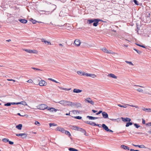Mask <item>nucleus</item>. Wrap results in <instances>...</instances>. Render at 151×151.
I'll list each match as a JSON object with an SVG mask.
<instances>
[{
  "label": "nucleus",
  "mask_w": 151,
  "mask_h": 151,
  "mask_svg": "<svg viewBox=\"0 0 151 151\" xmlns=\"http://www.w3.org/2000/svg\"><path fill=\"white\" fill-rule=\"evenodd\" d=\"M101 21L99 19H88L87 21V23L88 24H90L93 23V25L94 26H97L98 24V23L99 21Z\"/></svg>",
  "instance_id": "obj_1"
},
{
  "label": "nucleus",
  "mask_w": 151,
  "mask_h": 151,
  "mask_svg": "<svg viewBox=\"0 0 151 151\" xmlns=\"http://www.w3.org/2000/svg\"><path fill=\"white\" fill-rule=\"evenodd\" d=\"M50 11H42L41 12H47L48 13H46V14H49V13L51 14L55 10L57 7L56 6L53 4H52L50 6Z\"/></svg>",
  "instance_id": "obj_2"
},
{
  "label": "nucleus",
  "mask_w": 151,
  "mask_h": 151,
  "mask_svg": "<svg viewBox=\"0 0 151 151\" xmlns=\"http://www.w3.org/2000/svg\"><path fill=\"white\" fill-rule=\"evenodd\" d=\"M56 103H60L65 106H70V101L65 100H61L60 101L56 102Z\"/></svg>",
  "instance_id": "obj_3"
},
{
  "label": "nucleus",
  "mask_w": 151,
  "mask_h": 151,
  "mask_svg": "<svg viewBox=\"0 0 151 151\" xmlns=\"http://www.w3.org/2000/svg\"><path fill=\"white\" fill-rule=\"evenodd\" d=\"M37 107V109L42 110H43L48 108L46 104H40Z\"/></svg>",
  "instance_id": "obj_4"
},
{
  "label": "nucleus",
  "mask_w": 151,
  "mask_h": 151,
  "mask_svg": "<svg viewBox=\"0 0 151 151\" xmlns=\"http://www.w3.org/2000/svg\"><path fill=\"white\" fill-rule=\"evenodd\" d=\"M70 106L76 108H79L81 106V104L79 103H73L70 102Z\"/></svg>",
  "instance_id": "obj_5"
},
{
  "label": "nucleus",
  "mask_w": 151,
  "mask_h": 151,
  "mask_svg": "<svg viewBox=\"0 0 151 151\" xmlns=\"http://www.w3.org/2000/svg\"><path fill=\"white\" fill-rule=\"evenodd\" d=\"M84 101L86 103L87 102L92 105H93L94 104V101H93L89 97L85 99Z\"/></svg>",
  "instance_id": "obj_6"
},
{
  "label": "nucleus",
  "mask_w": 151,
  "mask_h": 151,
  "mask_svg": "<svg viewBox=\"0 0 151 151\" xmlns=\"http://www.w3.org/2000/svg\"><path fill=\"white\" fill-rule=\"evenodd\" d=\"M128 105V106H131V107H135L136 108H138V106H134V105H129V104H125V105H121V104H118V106H119V107H123V108H126L127 107V106Z\"/></svg>",
  "instance_id": "obj_7"
},
{
  "label": "nucleus",
  "mask_w": 151,
  "mask_h": 151,
  "mask_svg": "<svg viewBox=\"0 0 151 151\" xmlns=\"http://www.w3.org/2000/svg\"><path fill=\"white\" fill-rule=\"evenodd\" d=\"M74 43L77 46H79L81 44V42L78 39H76L74 42Z\"/></svg>",
  "instance_id": "obj_8"
},
{
  "label": "nucleus",
  "mask_w": 151,
  "mask_h": 151,
  "mask_svg": "<svg viewBox=\"0 0 151 151\" xmlns=\"http://www.w3.org/2000/svg\"><path fill=\"white\" fill-rule=\"evenodd\" d=\"M47 84V82L43 80H41L39 83V85L40 86H46Z\"/></svg>",
  "instance_id": "obj_9"
},
{
  "label": "nucleus",
  "mask_w": 151,
  "mask_h": 151,
  "mask_svg": "<svg viewBox=\"0 0 151 151\" xmlns=\"http://www.w3.org/2000/svg\"><path fill=\"white\" fill-rule=\"evenodd\" d=\"M86 76L90 77L92 78H95L96 76V75L94 74L87 73H86Z\"/></svg>",
  "instance_id": "obj_10"
},
{
  "label": "nucleus",
  "mask_w": 151,
  "mask_h": 151,
  "mask_svg": "<svg viewBox=\"0 0 151 151\" xmlns=\"http://www.w3.org/2000/svg\"><path fill=\"white\" fill-rule=\"evenodd\" d=\"M57 131H60L62 133H64L65 131V129L63 128L58 127L56 129Z\"/></svg>",
  "instance_id": "obj_11"
},
{
  "label": "nucleus",
  "mask_w": 151,
  "mask_h": 151,
  "mask_svg": "<svg viewBox=\"0 0 151 151\" xmlns=\"http://www.w3.org/2000/svg\"><path fill=\"white\" fill-rule=\"evenodd\" d=\"M102 114L104 118L107 119L108 118V115L106 112L103 111Z\"/></svg>",
  "instance_id": "obj_12"
},
{
  "label": "nucleus",
  "mask_w": 151,
  "mask_h": 151,
  "mask_svg": "<svg viewBox=\"0 0 151 151\" xmlns=\"http://www.w3.org/2000/svg\"><path fill=\"white\" fill-rule=\"evenodd\" d=\"M47 110L50 112L53 111L56 112L58 110V109H55V108L51 107V108H48L47 109Z\"/></svg>",
  "instance_id": "obj_13"
},
{
  "label": "nucleus",
  "mask_w": 151,
  "mask_h": 151,
  "mask_svg": "<svg viewBox=\"0 0 151 151\" xmlns=\"http://www.w3.org/2000/svg\"><path fill=\"white\" fill-rule=\"evenodd\" d=\"M77 131L81 132L83 133L85 135H86V131L85 129H83L82 128L78 127V129H77Z\"/></svg>",
  "instance_id": "obj_14"
},
{
  "label": "nucleus",
  "mask_w": 151,
  "mask_h": 151,
  "mask_svg": "<svg viewBox=\"0 0 151 151\" xmlns=\"http://www.w3.org/2000/svg\"><path fill=\"white\" fill-rule=\"evenodd\" d=\"M107 76L112 78L114 79H117V76H116L114 74L112 73H110L108 74Z\"/></svg>",
  "instance_id": "obj_15"
},
{
  "label": "nucleus",
  "mask_w": 151,
  "mask_h": 151,
  "mask_svg": "<svg viewBox=\"0 0 151 151\" xmlns=\"http://www.w3.org/2000/svg\"><path fill=\"white\" fill-rule=\"evenodd\" d=\"M18 20L21 23L23 24H25L27 23V20L25 19H18Z\"/></svg>",
  "instance_id": "obj_16"
},
{
  "label": "nucleus",
  "mask_w": 151,
  "mask_h": 151,
  "mask_svg": "<svg viewBox=\"0 0 151 151\" xmlns=\"http://www.w3.org/2000/svg\"><path fill=\"white\" fill-rule=\"evenodd\" d=\"M122 119L123 121L124 122H130L131 121V119L128 118H122Z\"/></svg>",
  "instance_id": "obj_17"
},
{
  "label": "nucleus",
  "mask_w": 151,
  "mask_h": 151,
  "mask_svg": "<svg viewBox=\"0 0 151 151\" xmlns=\"http://www.w3.org/2000/svg\"><path fill=\"white\" fill-rule=\"evenodd\" d=\"M132 145L135 146V147H139L140 148H146V147L143 145H134V144H132Z\"/></svg>",
  "instance_id": "obj_18"
},
{
  "label": "nucleus",
  "mask_w": 151,
  "mask_h": 151,
  "mask_svg": "<svg viewBox=\"0 0 151 151\" xmlns=\"http://www.w3.org/2000/svg\"><path fill=\"white\" fill-rule=\"evenodd\" d=\"M102 126L104 128V129L106 131H108L109 130V128L108 127L106 126L105 124H102Z\"/></svg>",
  "instance_id": "obj_19"
},
{
  "label": "nucleus",
  "mask_w": 151,
  "mask_h": 151,
  "mask_svg": "<svg viewBox=\"0 0 151 151\" xmlns=\"http://www.w3.org/2000/svg\"><path fill=\"white\" fill-rule=\"evenodd\" d=\"M70 129L77 130V129H78V127L75 126H73V125H70Z\"/></svg>",
  "instance_id": "obj_20"
},
{
  "label": "nucleus",
  "mask_w": 151,
  "mask_h": 151,
  "mask_svg": "<svg viewBox=\"0 0 151 151\" xmlns=\"http://www.w3.org/2000/svg\"><path fill=\"white\" fill-rule=\"evenodd\" d=\"M121 147L124 150H129V148L128 147L124 145H121Z\"/></svg>",
  "instance_id": "obj_21"
},
{
  "label": "nucleus",
  "mask_w": 151,
  "mask_h": 151,
  "mask_svg": "<svg viewBox=\"0 0 151 151\" xmlns=\"http://www.w3.org/2000/svg\"><path fill=\"white\" fill-rule=\"evenodd\" d=\"M82 91V90L76 88L74 89L73 90V92L74 93H80Z\"/></svg>",
  "instance_id": "obj_22"
},
{
  "label": "nucleus",
  "mask_w": 151,
  "mask_h": 151,
  "mask_svg": "<svg viewBox=\"0 0 151 151\" xmlns=\"http://www.w3.org/2000/svg\"><path fill=\"white\" fill-rule=\"evenodd\" d=\"M87 118H88L89 119L92 120V119H96L99 118L98 117H94L92 116H87Z\"/></svg>",
  "instance_id": "obj_23"
},
{
  "label": "nucleus",
  "mask_w": 151,
  "mask_h": 151,
  "mask_svg": "<svg viewBox=\"0 0 151 151\" xmlns=\"http://www.w3.org/2000/svg\"><path fill=\"white\" fill-rule=\"evenodd\" d=\"M77 73L79 75L86 76V73L81 71H78Z\"/></svg>",
  "instance_id": "obj_24"
},
{
  "label": "nucleus",
  "mask_w": 151,
  "mask_h": 151,
  "mask_svg": "<svg viewBox=\"0 0 151 151\" xmlns=\"http://www.w3.org/2000/svg\"><path fill=\"white\" fill-rule=\"evenodd\" d=\"M58 87L61 89L66 90V91H69V90H70V89H71V88H66L62 87H60V86H58Z\"/></svg>",
  "instance_id": "obj_25"
},
{
  "label": "nucleus",
  "mask_w": 151,
  "mask_h": 151,
  "mask_svg": "<svg viewBox=\"0 0 151 151\" xmlns=\"http://www.w3.org/2000/svg\"><path fill=\"white\" fill-rule=\"evenodd\" d=\"M22 125L21 124H19L16 126V128L19 130H21L22 129Z\"/></svg>",
  "instance_id": "obj_26"
},
{
  "label": "nucleus",
  "mask_w": 151,
  "mask_h": 151,
  "mask_svg": "<svg viewBox=\"0 0 151 151\" xmlns=\"http://www.w3.org/2000/svg\"><path fill=\"white\" fill-rule=\"evenodd\" d=\"M102 50L105 52L106 53H109V50H108L106 48H105L103 47L102 49Z\"/></svg>",
  "instance_id": "obj_27"
},
{
  "label": "nucleus",
  "mask_w": 151,
  "mask_h": 151,
  "mask_svg": "<svg viewBox=\"0 0 151 151\" xmlns=\"http://www.w3.org/2000/svg\"><path fill=\"white\" fill-rule=\"evenodd\" d=\"M142 109L144 111H147L148 112H151V109L150 108H144Z\"/></svg>",
  "instance_id": "obj_28"
},
{
  "label": "nucleus",
  "mask_w": 151,
  "mask_h": 151,
  "mask_svg": "<svg viewBox=\"0 0 151 151\" xmlns=\"http://www.w3.org/2000/svg\"><path fill=\"white\" fill-rule=\"evenodd\" d=\"M64 133H65L66 134L69 136H70L71 135L70 134L69 132L67 131H66L65 130Z\"/></svg>",
  "instance_id": "obj_29"
},
{
  "label": "nucleus",
  "mask_w": 151,
  "mask_h": 151,
  "mask_svg": "<svg viewBox=\"0 0 151 151\" xmlns=\"http://www.w3.org/2000/svg\"><path fill=\"white\" fill-rule=\"evenodd\" d=\"M69 150L70 151H78V150L73 148H69Z\"/></svg>",
  "instance_id": "obj_30"
},
{
  "label": "nucleus",
  "mask_w": 151,
  "mask_h": 151,
  "mask_svg": "<svg viewBox=\"0 0 151 151\" xmlns=\"http://www.w3.org/2000/svg\"><path fill=\"white\" fill-rule=\"evenodd\" d=\"M16 135L17 136H26V134L25 133L17 134H16Z\"/></svg>",
  "instance_id": "obj_31"
},
{
  "label": "nucleus",
  "mask_w": 151,
  "mask_h": 151,
  "mask_svg": "<svg viewBox=\"0 0 151 151\" xmlns=\"http://www.w3.org/2000/svg\"><path fill=\"white\" fill-rule=\"evenodd\" d=\"M2 141L4 142H7L9 141V139L7 138H4L2 139Z\"/></svg>",
  "instance_id": "obj_32"
},
{
  "label": "nucleus",
  "mask_w": 151,
  "mask_h": 151,
  "mask_svg": "<svg viewBox=\"0 0 151 151\" xmlns=\"http://www.w3.org/2000/svg\"><path fill=\"white\" fill-rule=\"evenodd\" d=\"M133 50H135L139 54H141L142 53V52L140 51H139V50H137L135 48H133Z\"/></svg>",
  "instance_id": "obj_33"
},
{
  "label": "nucleus",
  "mask_w": 151,
  "mask_h": 151,
  "mask_svg": "<svg viewBox=\"0 0 151 151\" xmlns=\"http://www.w3.org/2000/svg\"><path fill=\"white\" fill-rule=\"evenodd\" d=\"M132 124V122H128L126 123V127H128L130 125H131Z\"/></svg>",
  "instance_id": "obj_34"
},
{
  "label": "nucleus",
  "mask_w": 151,
  "mask_h": 151,
  "mask_svg": "<svg viewBox=\"0 0 151 151\" xmlns=\"http://www.w3.org/2000/svg\"><path fill=\"white\" fill-rule=\"evenodd\" d=\"M37 51L35 50H30V53H37Z\"/></svg>",
  "instance_id": "obj_35"
},
{
  "label": "nucleus",
  "mask_w": 151,
  "mask_h": 151,
  "mask_svg": "<svg viewBox=\"0 0 151 151\" xmlns=\"http://www.w3.org/2000/svg\"><path fill=\"white\" fill-rule=\"evenodd\" d=\"M137 91H138L139 92H141V93H142L143 92V90L142 89H140V88L137 89Z\"/></svg>",
  "instance_id": "obj_36"
},
{
  "label": "nucleus",
  "mask_w": 151,
  "mask_h": 151,
  "mask_svg": "<svg viewBox=\"0 0 151 151\" xmlns=\"http://www.w3.org/2000/svg\"><path fill=\"white\" fill-rule=\"evenodd\" d=\"M89 124L90 125H93V126H96V124L94 122H90Z\"/></svg>",
  "instance_id": "obj_37"
},
{
  "label": "nucleus",
  "mask_w": 151,
  "mask_h": 151,
  "mask_svg": "<svg viewBox=\"0 0 151 151\" xmlns=\"http://www.w3.org/2000/svg\"><path fill=\"white\" fill-rule=\"evenodd\" d=\"M31 21L32 22L33 24H35L37 22V21L35 20H34L33 19H31Z\"/></svg>",
  "instance_id": "obj_38"
},
{
  "label": "nucleus",
  "mask_w": 151,
  "mask_h": 151,
  "mask_svg": "<svg viewBox=\"0 0 151 151\" xmlns=\"http://www.w3.org/2000/svg\"><path fill=\"white\" fill-rule=\"evenodd\" d=\"M132 1L134 2L135 4L137 5H139V4L138 1L136 0H132Z\"/></svg>",
  "instance_id": "obj_39"
},
{
  "label": "nucleus",
  "mask_w": 151,
  "mask_h": 151,
  "mask_svg": "<svg viewBox=\"0 0 151 151\" xmlns=\"http://www.w3.org/2000/svg\"><path fill=\"white\" fill-rule=\"evenodd\" d=\"M35 124L36 125H37L38 126H39L40 125V123L38 122L37 121H35Z\"/></svg>",
  "instance_id": "obj_40"
},
{
  "label": "nucleus",
  "mask_w": 151,
  "mask_h": 151,
  "mask_svg": "<svg viewBox=\"0 0 151 151\" xmlns=\"http://www.w3.org/2000/svg\"><path fill=\"white\" fill-rule=\"evenodd\" d=\"M41 40L42 42H44L45 44H46L47 43V42H48V41L42 38L41 39Z\"/></svg>",
  "instance_id": "obj_41"
},
{
  "label": "nucleus",
  "mask_w": 151,
  "mask_h": 151,
  "mask_svg": "<svg viewBox=\"0 0 151 151\" xmlns=\"http://www.w3.org/2000/svg\"><path fill=\"white\" fill-rule=\"evenodd\" d=\"M125 62L127 63H128L129 64V65H134L132 63V62H130V61H125Z\"/></svg>",
  "instance_id": "obj_42"
},
{
  "label": "nucleus",
  "mask_w": 151,
  "mask_h": 151,
  "mask_svg": "<svg viewBox=\"0 0 151 151\" xmlns=\"http://www.w3.org/2000/svg\"><path fill=\"white\" fill-rule=\"evenodd\" d=\"M48 80H50V81H53L56 83H58L59 82H58L57 81H55V80H54L53 79H52V78H49L48 79Z\"/></svg>",
  "instance_id": "obj_43"
},
{
  "label": "nucleus",
  "mask_w": 151,
  "mask_h": 151,
  "mask_svg": "<svg viewBox=\"0 0 151 151\" xmlns=\"http://www.w3.org/2000/svg\"><path fill=\"white\" fill-rule=\"evenodd\" d=\"M32 68L34 70H38V71L42 70H41L40 69H38V68H35V67H32Z\"/></svg>",
  "instance_id": "obj_44"
},
{
  "label": "nucleus",
  "mask_w": 151,
  "mask_h": 151,
  "mask_svg": "<svg viewBox=\"0 0 151 151\" xmlns=\"http://www.w3.org/2000/svg\"><path fill=\"white\" fill-rule=\"evenodd\" d=\"M11 103H7L6 104H4V106H11Z\"/></svg>",
  "instance_id": "obj_45"
},
{
  "label": "nucleus",
  "mask_w": 151,
  "mask_h": 151,
  "mask_svg": "<svg viewBox=\"0 0 151 151\" xmlns=\"http://www.w3.org/2000/svg\"><path fill=\"white\" fill-rule=\"evenodd\" d=\"M49 125V126H50V127H51L52 126H57V124H55L54 123H50Z\"/></svg>",
  "instance_id": "obj_46"
},
{
  "label": "nucleus",
  "mask_w": 151,
  "mask_h": 151,
  "mask_svg": "<svg viewBox=\"0 0 151 151\" xmlns=\"http://www.w3.org/2000/svg\"><path fill=\"white\" fill-rule=\"evenodd\" d=\"M19 103H20V104H22L24 105H26V103L25 101H22L19 102Z\"/></svg>",
  "instance_id": "obj_47"
},
{
  "label": "nucleus",
  "mask_w": 151,
  "mask_h": 151,
  "mask_svg": "<svg viewBox=\"0 0 151 151\" xmlns=\"http://www.w3.org/2000/svg\"><path fill=\"white\" fill-rule=\"evenodd\" d=\"M74 118L76 119H80L82 118V117L81 116H75L74 117Z\"/></svg>",
  "instance_id": "obj_48"
},
{
  "label": "nucleus",
  "mask_w": 151,
  "mask_h": 151,
  "mask_svg": "<svg viewBox=\"0 0 151 151\" xmlns=\"http://www.w3.org/2000/svg\"><path fill=\"white\" fill-rule=\"evenodd\" d=\"M27 82L29 83H32L33 81L31 79H29L27 81Z\"/></svg>",
  "instance_id": "obj_49"
},
{
  "label": "nucleus",
  "mask_w": 151,
  "mask_h": 151,
  "mask_svg": "<svg viewBox=\"0 0 151 151\" xmlns=\"http://www.w3.org/2000/svg\"><path fill=\"white\" fill-rule=\"evenodd\" d=\"M134 126L137 128H138L139 127H140V126L139 125H138V124H134Z\"/></svg>",
  "instance_id": "obj_50"
},
{
  "label": "nucleus",
  "mask_w": 151,
  "mask_h": 151,
  "mask_svg": "<svg viewBox=\"0 0 151 151\" xmlns=\"http://www.w3.org/2000/svg\"><path fill=\"white\" fill-rule=\"evenodd\" d=\"M20 104V103H14V102H12L11 103V105H14V104Z\"/></svg>",
  "instance_id": "obj_51"
},
{
  "label": "nucleus",
  "mask_w": 151,
  "mask_h": 151,
  "mask_svg": "<svg viewBox=\"0 0 151 151\" xmlns=\"http://www.w3.org/2000/svg\"><path fill=\"white\" fill-rule=\"evenodd\" d=\"M109 53H109V54H115V52H112L110 50H109Z\"/></svg>",
  "instance_id": "obj_52"
},
{
  "label": "nucleus",
  "mask_w": 151,
  "mask_h": 151,
  "mask_svg": "<svg viewBox=\"0 0 151 151\" xmlns=\"http://www.w3.org/2000/svg\"><path fill=\"white\" fill-rule=\"evenodd\" d=\"M102 111H99L98 113L96 114L97 115H98L100 114L101 113H102Z\"/></svg>",
  "instance_id": "obj_53"
},
{
  "label": "nucleus",
  "mask_w": 151,
  "mask_h": 151,
  "mask_svg": "<svg viewBox=\"0 0 151 151\" xmlns=\"http://www.w3.org/2000/svg\"><path fill=\"white\" fill-rule=\"evenodd\" d=\"M27 134H26V136H21V137L22 139H24L26 138L27 137Z\"/></svg>",
  "instance_id": "obj_54"
},
{
  "label": "nucleus",
  "mask_w": 151,
  "mask_h": 151,
  "mask_svg": "<svg viewBox=\"0 0 151 151\" xmlns=\"http://www.w3.org/2000/svg\"><path fill=\"white\" fill-rule=\"evenodd\" d=\"M8 142H9V144L10 145H13L14 144V142H13L9 140V141H8Z\"/></svg>",
  "instance_id": "obj_55"
},
{
  "label": "nucleus",
  "mask_w": 151,
  "mask_h": 151,
  "mask_svg": "<svg viewBox=\"0 0 151 151\" xmlns=\"http://www.w3.org/2000/svg\"><path fill=\"white\" fill-rule=\"evenodd\" d=\"M25 51L28 53H30V50H26Z\"/></svg>",
  "instance_id": "obj_56"
},
{
  "label": "nucleus",
  "mask_w": 151,
  "mask_h": 151,
  "mask_svg": "<svg viewBox=\"0 0 151 151\" xmlns=\"http://www.w3.org/2000/svg\"><path fill=\"white\" fill-rule=\"evenodd\" d=\"M142 123L143 124H145V121L143 119H142Z\"/></svg>",
  "instance_id": "obj_57"
},
{
  "label": "nucleus",
  "mask_w": 151,
  "mask_h": 151,
  "mask_svg": "<svg viewBox=\"0 0 151 151\" xmlns=\"http://www.w3.org/2000/svg\"><path fill=\"white\" fill-rule=\"evenodd\" d=\"M96 126H97L99 127H101L102 126V125L101 124H96Z\"/></svg>",
  "instance_id": "obj_58"
},
{
  "label": "nucleus",
  "mask_w": 151,
  "mask_h": 151,
  "mask_svg": "<svg viewBox=\"0 0 151 151\" xmlns=\"http://www.w3.org/2000/svg\"><path fill=\"white\" fill-rule=\"evenodd\" d=\"M130 151H139L138 150H134L133 149H131L130 150Z\"/></svg>",
  "instance_id": "obj_59"
},
{
  "label": "nucleus",
  "mask_w": 151,
  "mask_h": 151,
  "mask_svg": "<svg viewBox=\"0 0 151 151\" xmlns=\"http://www.w3.org/2000/svg\"><path fill=\"white\" fill-rule=\"evenodd\" d=\"M45 3L46 4H51V3L50 2H49L48 1H45Z\"/></svg>",
  "instance_id": "obj_60"
},
{
  "label": "nucleus",
  "mask_w": 151,
  "mask_h": 151,
  "mask_svg": "<svg viewBox=\"0 0 151 151\" xmlns=\"http://www.w3.org/2000/svg\"><path fill=\"white\" fill-rule=\"evenodd\" d=\"M85 122L86 124H89L90 122L88 121H85Z\"/></svg>",
  "instance_id": "obj_61"
},
{
  "label": "nucleus",
  "mask_w": 151,
  "mask_h": 151,
  "mask_svg": "<svg viewBox=\"0 0 151 151\" xmlns=\"http://www.w3.org/2000/svg\"><path fill=\"white\" fill-rule=\"evenodd\" d=\"M134 86H139V87H140L142 88H144V87L143 86H139V85H134Z\"/></svg>",
  "instance_id": "obj_62"
},
{
  "label": "nucleus",
  "mask_w": 151,
  "mask_h": 151,
  "mask_svg": "<svg viewBox=\"0 0 151 151\" xmlns=\"http://www.w3.org/2000/svg\"><path fill=\"white\" fill-rule=\"evenodd\" d=\"M92 111L94 113H95L97 112V111L93 109L92 110Z\"/></svg>",
  "instance_id": "obj_63"
},
{
  "label": "nucleus",
  "mask_w": 151,
  "mask_h": 151,
  "mask_svg": "<svg viewBox=\"0 0 151 151\" xmlns=\"http://www.w3.org/2000/svg\"><path fill=\"white\" fill-rule=\"evenodd\" d=\"M107 132H113V131L112 130H111L110 129H109V130Z\"/></svg>",
  "instance_id": "obj_64"
}]
</instances>
